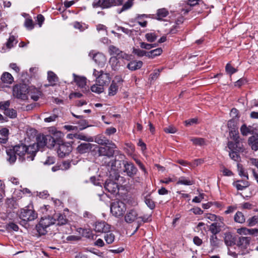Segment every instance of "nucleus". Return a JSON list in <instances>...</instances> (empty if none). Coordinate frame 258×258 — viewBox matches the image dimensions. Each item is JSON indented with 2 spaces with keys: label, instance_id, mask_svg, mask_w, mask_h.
Returning a JSON list of instances; mask_svg holds the SVG:
<instances>
[{
  "label": "nucleus",
  "instance_id": "17",
  "mask_svg": "<svg viewBox=\"0 0 258 258\" xmlns=\"http://www.w3.org/2000/svg\"><path fill=\"white\" fill-rule=\"evenodd\" d=\"M53 218L55 219V223L57 222L58 225H65L68 222L66 216L62 214L55 213L53 215Z\"/></svg>",
  "mask_w": 258,
  "mask_h": 258
},
{
  "label": "nucleus",
  "instance_id": "48",
  "mask_svg": "<svg viewBox=\"0 0 258 258\" xmlns=\"http://www.w3.org/2000/svg\"><path fill=\"white\" fill-rule=\"evenodd\" d=\"M140 46L142 48L145 49L147 50H150V49L155 47L157 46V44H149L144 42H140Z\"/></svg>",
  "mask_w": 258,
  "mask_h": 258
},
{
  "label": "nucleus",
  "instance_id": "16",
  "mask_svg": "<svg viewBox=\"0 0 258 258\" xmlns=\"http://www.w3.org/2000/svg\"><path fill=\"white\" fill-rule=\"evenodd\" d=\"M46 138V136H39L37 137V143L31 145L34 146V147H35V154L38 150L46 146L47 141L45 140Z\"/></svg>",
  "mask_w": 258,
  "mask_h": 258
},
{
  "label": "nucleus",
  "instance_id": "61",
  "mask_svg": "<svg viewBox=\"0 0 258 258\" xmlns=\"http://www.w3.org/2000/svg\"><path fill=\"white\" fill-rule=\"evenodd\" d=\"M164 131L166 133L174 134L176 132L177 130L175 127L173 126H169L168 127H165L164 128Z\"/></svg>",
  "mask_w": 258,
  "mask_h": 258
},
{
  "label": "nucleus",
  "instance_id": "9",
  "mask_svg": "<svg viewBox=\"0 0 258 258\" xmlns=\"http://www.w3.org/2000/svg\"><path fill=\"white\" fill-rule=\"evenodd\" d=\"M60 141H58L56 144L58 145V147L56 148L57 153L59 157L62 158L66 155H68L72 151V146L69 143H59Z\"/></svg>",
  "mask_w": 258,
  "mask_h": 258
},
{
  "label": "nucleus",
  "instance_id": "10",
  "mask_svg": "<svg viewBox=\"0 0 258 258\" xmlns=\"http://www.w3.org/2000/svg\"><path fill=\"white\" fill-rule=\"evenodd\" d=\"M94 8L107 9L115 6V0H90Z\"/></svg>",
  "mask_w": 258,
  "mask_h": 258
},
{
  "label": "nucleus",
  "instance_id": "44",
  "mask_svg": "<svg viewBox=\"0 0 258 258\" xmlns=\"http://www.w3.org/2000/svg\"><path fill=\"white\" fill-rule=\"evenodd\" d=\"M103 86H100L98 83H96V84L93 85L91 87V90L93 92L100 93L104 90Z\"/></svg>",
  "mask_w": 258,
  "mask_h": 258
},
{
  "label": "nucleus",
  "instance_id": "37",
  "mask_svg": "<svg viewBox=\"0 0 258 258\" xmlns=\"http://www.w3.org/2000/svg\"><path fill=\"white\" fill-rule=\"evenodd\" d=\"M234 219L235 222L239 223H243L245 222V218L241 212L238 211L234 215Z\"/></svg>",
  "mask_w": 258,
  "mask_h": 258
},
{
  "label": "nucleus",
  "instance_id": "18",
  "mask_svg": "<svg viewBox=\"0 0 258 258\" xmlns=\"http://www.w3.org/2000/svg\"><path fill=\"white\" fill-rule=\"evenodd\" d=\"M92 148V145L89 143H82L77 148V151L80 154H84L89 152Z\"/></svg>",
  "mask_w": 258,
  "mask_h": 258
},
{
  "label": "nucleus",
  "instance_id": "63",
  "mask_svg": "<svg viewBox=\"0 0 258 258\" xmlns=\"http://www.w3.org/2000/svg\"><path fill=\"white\" fill-rule=\"evenodd\" d=\"M151 214L149 215H145L139 217V219H141V221L143 223H146L150 221L151 220Z\"/></svg>",
  "mask_w": 258,
  "mask_h": 258
},
{
  "label": "nucleus",
  "instance_id": "38",
  "mask_svg": "<svg viewBox=\"0 0 258 258\" xmlns=\"http://www.w3.org/2000/svg\"><path fill=\"white\" fill-rule=\"evenodd\" d=\"M224 242L227 246H232L235 244V240L231 234H227L224 238Z\"/></svg>",
  "mask_w": 258,
  "mask_h": 258
},
{
  "label": "nucleus",
  "instance_id": "1",
  "mask_svg": "<svg viewBox=\"0 0 258 258\" xmlns=\"http://www.w3.org/2000/svg\"><path fill=\"white\" fill-rule=\"evenodd\" d=\"M34 146H27L24 144L12 146L6 150L7 160L10 164H14L18 157L20 162H23L26 160L32 161L35 156V150Z\"/></svg>",
  "mask_w": 258,
  "mask_h": 258
},
{
  "label": "nucleus",
  "instance_id": "47",
  "mask_svg": "<svg viewBox=\"0 0 258 258\" xmlns=\"http://www.w3.org/2000/svg\"><path fill=\"white\" fill-rule=\"evenodd\" d=\"M227 126L229 131H233V130H238L237 123L233 119H231L228 121Z\"/></svg>",
  "mask_w": 258,
  "mask_h": 258
},
{
  "label": "nucleus",
  "instance_id": "52",
  "mask_svg": "<svg viewBox=\"0 0 258 258\" xmlns=\"http://www.w3.org/2000/svg\"><path fill=\"white\" fill-rule=\"evenodd\" d=\"M218 239L216 235H212L211 236L210 238V241L211 245L214 247H217L218 246Z\"/></svg>",
  "mask_w": 258,
  "mask_h": 258
},
{
  "label": "nucleus",
  "instance_id": "12",
  "mask_svg": "<svg viewBox=\"0 0 258 258\" xmlns=\"http://www.w3.org/2000/svg\"><path fill=\"white\" fill-rule=\"evenodd\" d=\"M109 51L110 55H116V56L111 57V62L117 61V57L125 59L128 57V55L125 53L114 45H110L109 47Z\"/></svg>",
  "mask_w": 258,
  "mask_h": 258
},
{
  "label": "nucleus",
  "instance_id": "53",
  "mask_svg": "<svg viewBox=\"0 0 258 258\" xmlns=\"http://www.w3.org/2000/svg\"><path fill=\"white\" fill-rule=\"evenodd\" d=\"M229 155L231 159L235 161H239L240 159L239 154L236 151H230Z\"/></svg>",
  "mask_w": 258,
  "mask_h": 258
},
{
  "label": "nucleus",
  "instance_id": "23",
  "mask_svg": "<svg viewBox=\"0 0 258 258\" xmlns=\"http://www.w3.org/2000/svg\"><path fill=\"white\" fill-rule=\"evenodd\" d=\"M223 223L220 222H216L212 223L209 228V230L212 233V235H216L221 231V227L222 226V224Z\"/></svg>",
  "mask_w": 258,
  "mask_h": 258
},
{
  "label": "nucleus",
  "instance_id": "11",
  "mask_svg": "<svg viewBox=\"0 0 258 258\" xmlns=\"http://www.w3.org/2000/svg\"><path fill=\"white\" fill-rule=\"evenodd\" d=\"M122 164L123 165V171L128 176L133 177L137 174L138 169L132 162L123 160Z\"/></svg>",
  "mask_w": 258,
  "mask_h": 258
},
{
  "label": "nucleus",
  "instance_id": "26",
  "mask_svg": "<svg viewBox=\"0 0 258 258\" xmlns=\"http://www.w3.org/2000/svg\"><path fill=\"white\" fill-rule=\"evenodd\" d=\"M29 92L31 98L35 101H37L42 95V92L35 88L31 89Z\"/></svg>",
  "mask_w": 258,
  "mask_h": 258
},
{
  "label": "nucleus",
  "instance_id": "6",
  "mask_svg": "<svg viewBox=\"0 0 258 258\" xmlns=\"http://www.w3.org/2000/svg\"><path fill=\"white\" fill-rule=\"evenodd\" d=\"M93 75L96 77V83L100 86H107L110 82L111 77L109 73H105L102 70L98 71L94 69Z\"/></svg>",
  "mask_w": 258,
  "mask_h": 258
},
{
  "label": "nucleus",
  "instance_id": "35",
  "mask_svg": "<svg viewBox=\"0 0 258 258\" xmlns=\"http://www.w3.org/2000/svg\"><path fill=\"white\" fill-rule=\"evenodd\" d=\"M190 140L196 146H202L206 145L205 140L202 138H191Z\"/></svg>",
  "mask_w": 258,
  "mask_h": 258
},
{
  "label": "nucleus",
  "instance_id": "31",
  "mask_svg": "<svg viewBox=\"0 0 258 258\" xmlns=\"http://www.w3.org/2000/svg\"><path fill=\"white\" fill-rule=\"evenodd\" d=\"M93 58L98 64L104 63L106 59L105 56L102 53L99 52L94 54Z\"/></svg>",
  "mask_w": 258,
  "mask_h": 258
},
{
  "label": "nucleus",
  "instance_id": "13",
  "mask_svg": "<svg viewBox=\"0 0 258 258\" xmlns=\"http://www.w3.org/2000/svg\"><path fill=\"white\" fill-rule=\"evenodd\" d=\"M110 229V225L105 222H97L94 225V230L98 233H106L109 232Z\"/></svg>",
  "mask_w": 258,
  "mask_h": 258
},
{
  "label": "nucleus",
  "instance_id": "7",
  "mask_svg": "<svg viewBox=\"0 0 258 258\" xmlns=\"http://www.w3.org/2000/svg\"><path fill=\"white\" fill-rule=\"evenodd\" d=\"M115 148H116L115 144L112 142L103 147H99L98 150L99 156L110 158L113 156Z\"/></svg>",
  "mask_w": 258,
  "mask_h": 258
},
{
  "label": "nucleus",
  "instance_id": "32",
  "mask_svg": "<svg viewBox=\"0 0 258 258\" xmlns=\"http://www.w3.org/2000/svg\"><path fill=\"white\" fill-rule=\"evenodd\" d=\"M104 238L106 243L110 244L112 243L114 241L115 235L112 232H110L109 230V232L105 233Z\"/></svg>",
  "mask_w": 258,
  "mask_h": 258
},
{
  "label": "nucleus",
  "instance_id": "40",
  "mask_svg": "<svg viewBox=\"0 0 258 258\" xmlns=\"http://www.w3.org/2000/svg\"><path fill=\"white\" fill-rule=\"evenodd\" d=\"M145 37L148 42L151 43L157 39L158 35L155 32H150L146 33Z\"/></svg>",
  "mask_w": 258,
  "mask_h": 258
},
{
  "label": "nucleus",
  "instance_id": "64",
  "mask_svg": "<svg viewBox=\"0 0 258 258\" xmlns=\"http://www.w3.org/2000/svg\"><path fill=\"white\" fill-rule=\"evenodd\" d=\"M58 115L53 114L48 117L44 118V121L46 122H50L52 121H55L56 119L57 118Z\"/></svg>",
  "mask_w": 258,
  "mask_h": 258
},
{
  "label": "nucleus",
  "instance_id": "34",
  "mask_svg": "<svg viewBox=\"0 0 258 258\" xmlns=\"http://www.w3.org/2000/svg\"><path fill=\"white\" fill-rule=\"evenodd\" d=\"M206 218L214 222L219 221L223 223V218L220 216H217L215 214L208 213L206 214Z\"/></svg>",
  "mask_w": 258,
  "mask_h": 258
},
{
  "label": "nucleus",
  "instance_id": "62",
  "mask_svg": "<svg viewBox=\"0 0 258 258\" xmlns=\"http://www.w3.org/2000/svg\"><path fill=\"white\" fill-rule=\"evenodd\" d=\"M238 145L239 144H236L235 142L234 143L232 142H228L227 144V146L231 151H233L234 150H236Z\"/></svg>",
  "mask_w": 258,
  "mask_h": 258
},
{
  "label": "nucleus",
  "instance_id": "25",
  "mask_svg": "<svg viewBox=\"0 0 258 258\" xmlns=\"http://www.w3.org/2000/svg\"><path fill=\"white\" fill-rule=\"evenodd\" d=\"M9 130L3 128L0 130V144H6L8 140Z\"/></svg>",
  "mask_w": 258,
  "mask_h": 258
},
{
  "label": "nucleus",
  "instance_id": "28",
  "mask_svg": "<svg viewBox=\"0 0 258 258\" xmlns=\"http://www.w3.org/2000/svg\"><path fill=\"white\" fill-rule=\"evenodd\" d=\"M1 79L3 83L9 84H12L14 81V79L12 75L8 72L3 73Z\"/></svg>",
  "mask_w": 258,
  "mask_h": 258
},
{
  "label": "nucleus",
  "instance_id": "24",
  "mask_svg": "<svg viewBox=\"0 0 258 258\" xmlns=\"http://www.w3.org/2000/svg\"><path fill=\"white\" fill-rule=\"evenodd\" d=\"M176 184L184 185H191L194 184V181L189 177L181 176L179 178Z\"/></svg>",
  "mask_w": 258,
  "mask_h": 258
},
{
  "label": "nucleus",
  "instance_id": "51",
  "mask_svg": "<svg viewBox=\"0 0 258 258\" xmlns=\"http://www.w3.org/2000/svg\"><path fill=\"white\" fill-rule=\"evenodd\" d=\"M162 70V69H157L154 70V72L151 74L150 76V79L151 81L156 80L160 76V72Z\"/></svg>",
  "mask_w": 258,
  "mask_h": 258
},
{
  "label": "nucleus",
  "instance_id": "14",
  "mask_svg": "<svg viewBox=\"0 0 258 258\" xmlns=\"http://www.w3.org/2000/svg\"><path fill=\"white\" fill-rule=\"evenodd\" d=\"M104 188L106 190L111 194H115L118 191V184L110 179L106 181L104 184Z\"/></svg>",
  "mask_w": 258,
  "mask_h": 258
},
{
  "label": "nucleus",
  "instance_id": "60",
  "mask_svg": "<svg viewBox=\"0 0 258 258\" xmlns=\"http://www.w3.org/2000/svg\"><path fill=\"white\" fill-rule=\"evenodd\" d=\"M258 217L256 216H253L249 218L248 221V225L249 226H252L254 225L257 222Z\"/></svg>",
  "mask_w": 258,
  "mask_h": 258
},
{
  "label": "nucleus",
  "instance_id": "8",
  "mask_svg": "<svg viewBox=\"0 0 258 258\" xmlns=\"http://www.w3.org/2000/svg\"><path fill=\"white\" fill-rule=\"evenodd\" d=\"M19 217L24 221H31L37 218V214L33 209H30L26 207L21 210Z\"/></svg>",
  "mask_w": 258,
  "mask_h": 258
},
{
  "label": "nucleus",
  "instance_id": "50",
  "mask_svg": "<svg viewBox=\"0 0 258 258\" xmlns=\"http://www.w3.org/2000/svg\"><path fill=\"white\" fill-rule=\"evenodd\" d=\"M145 202L147 206L151 210H153L155 207V204L154 202L148 196L145 198Z\"/></svg>",
  "mask_w": 258,
  "mask_h": 258
},
{
  "label": "nucleus",
  "instance_id": "33",
  "mask_svg": "<svg viewBox=\"0 0 258 258\" xmlns=\"http://www.w3.org/2000/svg\"><path fill=\"white\" fill-rule=\"evenodd\" d=\"M118 86L116 84V83L113 81L111 83V85L110 86L108 89V95L109 96H114L115 95L118 91Z\"/></svg>",
  "mask_w": 258,
  "mask_h": 258
},
{
  "label": "nucleus",
  "instance_id": "30",
  "mask_svg": "<svg viewBox=\"0 0 258 258\" xmlns=\"http://www.w3.org/2000/svg\"><path fill=\"white\" fill-rule=\"evenodd\" d=\"M148 16L146 14H137L136 17V20L137 21L138 23L142 27H146L147 25V21L141 20L143 18H147Z\"/></svg>",
  "mask_w": 258,
  "mask_h": 258
},
{
  "label": "nucleus",
  "instance_id": "59",
  "mask_svg": "<svg viewBox=\"0 0 258 258\" xmlns=\"http://www.w3.org/2000/svg\"><path fill=\"white\" fill-rule=\"evenodd\" d=\"M10 102L9 101H6L0 102V109L4 111L8 109L10 106Z\"/></svg>",
  "mask_w": 258,
  "mask_h": 258
},
{
  "label": "nucleus",
  "instance_id": "54",
  "mask_svg": "<svg viewBox=\"0 0 258 258\" xmlns=\"http://www.w3.org/2000/svg\"><path fill=\"white\" fill-rule=\"evenodd\" d=\"M225 70L226 72L230 75H232L237 72V70L233 68L230 63L226 64Z\"/></svg>",
  "mask_w": 258,
  "mask_h": 258
},
{
  "label": "nucleus",
  "instance_id": "5",
  "mask_svg": "<svg viewBox=\"0 0 258 258\" xmlns=\"http://www.w3.org/2000/svg\"><path fill=\"white\" fill-rule=\"evenodd\" d=\"M126 210V205L120 201L112 203L110 206L111 213L112 215L116 217H122Z\"/></svg>",
  "mask_w": 258,
  "mask_h": 258
},
{
  "label": "nucleus",
  "instance_id": "41",
  "mask_svg": "<svg viewBox=\"0 0 258 258\" xmlns=\"http://www.w3.org/2000/svg\"><path fill=\"white\" fill-rule=\"evenodd\" d=\"M240 132L243 136H247L249 134L252 133V131H251V126H247L246 124H244L242 125L240 127Z\"/></svg>",
  "mask_w": 258,
  "mask_h": 258
},
{
  "label": "nucleus",
  "instance_id": "45",
  "mask_svg": "<svg viewBox=\"0 0 258 258\" xmlns=\"http://www.w3.org/2000/svg\"><path fill=\"white\" fill-rule=\"evenodd\" d=\"M237 168L239 175L241 177H245L247 180L248 179V175L247 172L245 171L240 164H237Z\"/></svg>",
  "mask_w": 258,
  "mask_h": 258
},
{
  "label": "nucleus",
  "instance_id": "20",
  "mask_svg": "<svg viewBox=\"0 0 258 258\" xmlns=\"http://www.w3.org/2000/svg\"><path fill=\"white\" fill-rule=\"evenodd\" d=\"M143 62L141 60H133L127 65V68L132 71L141 69L143 66Z\"/></svg>",
  "mask_w": 258,
  "mask_h": 258
},
{
  "label": "nucleus",
  "instance_id": "22",
  "mask_svg": "<svg viewBox=\"0 0 258 258\" xmlns=\"http://www.w3.org/2000/svg\"><path fill=\"white\" fill-rule=\"evenodd\" d=\"M233 185L238 190H243L249 186V182L247 180H239L233 182Z\"/></svg>",
  "mask_w": 258,
  "mask_h": 258
},
{
  "label": "nucleus",
  "instance_id": "36",
  "mask_svg": "<svg viewBox=\"0 0 258 258\" xmlns=\"http://www.w3.org/2000/svg\"><path fill=\"white\" fill-rule=\"evenodd\" d=\"M17 42L18 41L15 37L13 35H11L9 37L6 45L7 48L11 49L16 45Z\"/></svg>",
  "mask_w": 258,
  "mask_h": 258
},
{
  "label": "nucleus",
  "instance_id": "49",
  "mask_svg": "<svg viewBox=\"0 0 258 258\" xmlns=\"http://www.w3.org/2000/svg\"><path fill=\"white\" fill-rule=\"evenodd\" d=\"M117 31H121L123 33H125L128 36H132L133 35L134 30L128 29L122 26H118L117 28Z\"/></svg>",
  "mask_w": 258,
  "mask_h": 258
},
{
  "label": "nucleus",
  "instance_id": "39",
  "mask_svg": "<svg viewBox=\"0 0 258 258\" xmlns=\"http://www.w3.org/2000/svg\"><path fill=\"white\" fill-rule=\"evenodd\" d=\"M45 140L47 141L46 147L48 148H52L54 147L56 142L53 137L50 135L46 136Z\"/></svg>",
  "mask_w": 258,
  "mask_h": 258
},
{
  "label": "nucleus",
  "instance_id": "57",
  "mask_svg": "<svg viewBox=\"0 0 258 258\" xmlns=\"http://www.w3.org/2000/svg\"><path fill=\"white\" fill-rule=\"evenodd\" d=\"M71 166V162L69 160L64 161L59 165L61 170H65L68 169Z\"/></svg>",
  "mask_w": 258,
  "mask_h": 258
},
{
  "label": "nucleus",
  "instance_id": "29",
  "mask_svg": "<svg viewBox=\"0 0 258 258\" xmlns=\"http://www.w3.org/2000/svg\"><path fill=\"white\" fill-rule=\"evenodd\" d=\"M162 52L163 50L161 48H157L154 50H152L147 52V57L149 58H153L156 56L161 55Z\"/></svg>",
  "mask_w": 258,
  "mask_h": 258
},
{
  "label": "nucleus",
  "instance_id": "42",
  "mask_svg": "<svg viewBox=\"0 0 258 258\" xmlns=\"http://www.w3.org/2000/svg\"><path fill=\"white\" fill-rule=\"evenodd\" d=\"M229 135L230 138L232 139L236 144L239 143V136L238 130L230 131Z\"/></svg>",
  "mask_w": 258,
  "mask_h": 258
},
{
  "label": "nucleus",
  "instance_id": "55",
  "mask_svg": "<svg viewBox=\"0 0 258 258\" xmlns=\"http://www.w3.org/2000/svg\"><path fill=\"white\" fill-rule=\"evenodd\" d=\"M133 5V0H128L123 6L120 13L131 8Z\"/></svg>",
  "mask_w": 258,
  "mask_h": 258
},
{
  "label": "nucleus",
  "instance_id": "19",
  "mask_svg": "<svg viewBox=\"0 0 258 258\" xmlns=\"http://www.w3.org/2000/svg\"><path fill=\"white\" fill-rule=\"evenodd\" d=\"M74 80L76 84L81 88H84L86 86L87 79L85 77L78 76L73 74Z\"/></svg>",
  "mask_w": 258,
  "mask_h": 258
},
{
  "label": "nucleus",
  "instance_id": "4",
  "mask_svg": "<svg viewBox=\"0 0 258 258\" xmlns=\"http://www.w3.org/2000/svg\"><path fill=\"white\" fill-rule=\"evenodd\" d=\"M28 92V87L25 84H17L13 87V95L18 99H27Z\"/></svg>",
  "mask_w": 258,
  "mask_h": 258
},
{
  "label": "nucleus",
  "instance_id": "21",
  "mask_svg": "<svg viewBox=\"0 0 258 258\" xmlns=\"http://www.w3.org/2000/svg\"><path fill=\"white\" fill-rule=\"evenodd\" d=\"M47 80L49 83V85L54 86L58 82V78L53 72L48 71L47 73Z\"/></svg>",
  "mask_w": 258,
  "mask_h": 258
},
{
  "label": "nucleus",
  "instance_id": "56",
  "mask_svg": "<svg viewBox=\"0 0 258 258\" xmlns=\"http://www.w3.org/2000/svg\"><path fill=\"white\" fill-rule=\"evenodd\" d=\"M75 138L77 139L86 141H88V142L93 141L92 137L87 138L86 136H85L83 134H76V135H75Z\"/></svg>",
  "mask_w": 258,
  "mask_h": 258
},
{
  "label": "nucleus",
  "instance_id": "43",
  "mask_svg": "<svg viewBox=\"0 0 258 258\" xmlns=\"http://www.w3.org/2000/svg\"><path fill=\"white\" fill-rule=\"evenodd\" d=\"M147 51H146L139 48H133V53L139 57H142L144 56H146L147 57Z\"/></svg>",
  "mask_w": 258,
  "mask_h": 258
},
{
  "label": "nucleus",
  "instance_id": "2",
  "mask_svg": "<svg viewBox=\"0 0 258 258\" xmlns=\"http://www.w3.org/2000/svg\"><path fill=\"white\" fill-rule=\"evenodd\" d=\"M55 224V219L53 216L42 217L39 223L36 225V228L40 235H45L47 232V229L51 225Z\"/></svg>",
  "mask_w": 258,
  "mask_h": 258
},
{
  "label": "nucleus",
  "instance_id": "15",
  "mask_svg": "<svg viewBox=\"0 0 258 258\" xmlns=\"http://www.w3.org/2000/svg\"><path fill=\"white\" fill-rule=\"evenodd\" d=\"M138 214L136 210L133 209L127 211L124 215V221L127 223H132L138 219Z\"/></svg>",
  "mask_w": 258,
  "mask_h": 258
},
{
  "label": "nucleus",
  "instance_id": "27",
  "mask_svg": "<svg viewBox=\"0 0 258 258\" xmlns=\"http://www.w3.org/2000/svg\"><path fill=\"white\" fill-rule=\"evenodd\" d=\"M168 14L169 12L166 9H160L157 11L155 18L158 20H162L163 19L166 17L167 15H168Z\"/></svg>",
  "mask_w": 258,
  "mask_h": 258
},
{
  "label": "nucleus",
  "instance_id": "3",
  "mask_svg": "<svg viewBox=\"0 0 258 258\" xmlns=\"http://www.w3.org/2000/svg\"><path fill=\"white\" fill-rule=\"evenodd\" d=\"M251 238L250 237L240 236L238 237L236 241V246L239 250V252L241 255H244L249 252L250 241Z\"/></svg>",
  "mask_w": 258,
  "mask_h": 258
},
{
  "label": "nucleus",
  "instance_id": "46",
  "mask_svg": "<svg viewBox=\"0 0 258 258\" xmlns=\"http://www.w3.org/2000/svg\"><path fill=\"white\" fill-rule=\"evenodd\" d=\"M4 113L6 115L12 118H14L17 116V111L14 109L9 108Z\"/></svg>",
  "mask_w": 258,
  "mask_h": 258
},
{
  "label": "nucleus",
  "instance_id": "58",
  "mask_svg": "<svg viewBox=\"0 0 258 258\" xmlns=\"http://www.w3.org/2000/svg\"><path fill=\"white\" fill-rule=\"evenodd\" d=\"M25 26L29 30L34 28L33 20L31 19H26L25 22Z\"/></svg>",
  "mask_w": 258,
  "mask_h": 258
}]
</instances>
